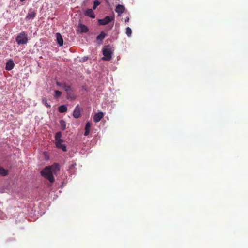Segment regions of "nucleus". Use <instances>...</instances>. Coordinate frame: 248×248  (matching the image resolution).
I'll list each match as a JSON object with an SVG mask.
<instances>
[{"instance_id": "f257e3e1", "label": "nucleus", "mask_w": 248, "mask_h": 248, "mask_svg": "<svg viewBox=\"0 0 248 248\" xmlns=\"http://www.w3.org/2000/svg\"><path fill=\"white\" fill-rule=\"evenodd\" d=\"M58 164H54L50 166L45 167L41 171V174L45 178L48 179L50 182H53L55 180L53 174L59 170Z\"/></svg>"}, {"instance_id": "f03ea898", "label": "nucleus", "mask_w": 248, "mask_h": 248, "mask_svg": "<svg viewBox=\"0 0 248 248\" xmlns=\"http://www.w3.org/2000/svg\"><path fill=\"white\" fill-rule=\"evenodd\" d=\"M62 136L61 132H58L56 133L55 136V146L57 148L61 149L63 152H66L67 151L66 146L62 144L63 140L62 139Z\"/></svg>"}, {"instance_id": "7ed1b4c3", "label": "nucleus", "mask_w": 248, "mask_h": 248, "mask_svg": "<svg viewBox=\"0 0 248 248\" xmlns=\"http://www.w3.org/2000/svg\"><path fill=\"white\" fill-rule=\"evenodd\" d=\"M113 50L110 46H107L103 49V54L104 56L102 59L105 61H110L112 58Z\"/></svg>"}, {"instance_id": "20e7f679", "label": "nucleus", "mask_w": 248, "mask_h": 248, "mask_svg": "<svg viewBox=\"0 0 248 248\" xmlns=\"http://www.w3.org/2000/svg\"><path fill=\"white\" fill-rule=\"evenodd\" d=\"M16 41L18 45L27 44L28 42L27 34L24 31L21 32L17 36Z\"/></svg>"}, {"instance_id": "39448f33", "label": "nucleus", "mask_w": 248, "mask_h": 248, "mask_svg": "<svg viewBox=\"0 0 248 248\" xmlns=\"http://www.w3.org/2000/svg\"><path fill=\"white\" fill-rule=\"evenodd\" d=\"M113 20H114L113 16H106L103 19H98V23L100 25H105L108 24Z\"/></svg>"}, {"instance_id": "423d86ee", "label": "nucleus", "mask_w": 248, "mask_h": 248, "mask_svg": "<svg viewBox=\"0 0 248 248\" xmlns=\"http://www.w3.org/2000/svg\"><path fill=\"white\" fill-rule=\"evenodd\" d=\"M81 108L79 107V105H78L73 112V116L75 118H78L81 116Z\"/></svg>"}, {"instance_id": "0eeeda50", "label": "nucleus", "mask_w": 248, "mask_h": 248, "mask_svg": "<svg viewBox=\"0 0 248 248\" xmlns=\"http://www.w3.org/2000/svg\"><path fill=\"white\" fill-rule=\"evenodd\" d=\"M104 114L102 112H99L96 113L93 118V121L95 123L98 122L101 120Z\"/></svg>"}, {"instance_id": "6e6552de", "label": "nucleus", "mask_w": 248, "mask_h": 248, "mask_svg": "<svg viewBox=\"0 0 248 248\" xmlns=\"http://www.w3.org/2000/svg\"><path fill=\"white\" fill-rule=\"evenodd\" d=\"M15 64L12 60H10L6 62L5 69L8 71L11 70L14 68Z\"/></svg>"}, {"instance_id": "1a4fd4ad", "label": "nucleus", "mask_w": 248, "mask_h": 248, "mask_svg": "<svg viewBox=\"0 0 248 248\" xmlns=\"http://www.w3.org/2000/svg\"><path fill=\"white\" fill-rule=\"evenodd\" d=\"M36 13L35 11L30 10L29 13L26 16V19L28 20L33 19L36 16Z\"/></svg>"}, {"instance_id": "9d476101", "label": "nucleus", "mask_w": 248, "mask_h": 248, "mask_svg": "<svg viewBox=\"0 0 248 248\" xmlns=\"http://www.w3.org/2000/svg\"><path fill=\"white\" fill-rule=\"evenodd\" d=\"M125 10V7L123 5L118 4L115 9L116 12L118 13V15L120 16L121 14L123 13Z\"/></svg>"}, {"instance_id": "9b49d317", "label": "nucleus", "mask_w": 248, "mask_h": 248, "mask_svg": "<svg viewBox=\"0 0 248 248\" xmlns=\"http://www.w3.org/2000/svg\"><path fill=\"white\" fill-rule=\"evenodd\" d=\"M78 28L80 29V33H86L89 31L88 27L82 24H79Z\"/></svg>"}, {"instance_id": "f8f14e48", "label": "nucleus", "mask_w": 248, "mask_h": 248, "mask_svg": "<svg viewBox=\"0 0 248 248\" xmlns=\"http://www.w3.org/2000/svg\"><path fill=\"white\" fill-rule=\"evenodd\" d=\"M58 44L60 46H62L63 44V38L60 33H57L56 34Z\"/></svg>"}, {"instance_id": "ddd939ff", "label": "nucleus", "mask_w": 248, "mask_h": 248, "mask_svg": "<svg viewBox=\"0 0 248 248\" xmlns=\"http://www.w3.org/2000/svg\"><path fill=\"white\" fill-rule=\"evenodd\" d=\"M85 15L92 18H94L95 17V16L92 9H88L86 11Z\"/></svg>"}, {"instance_id": "4468645a", "label": "nucleus", "mask_w": 248, "mask_h": 248, "mask_svg": "<svg viewBox=\"0 0 248 248\" xmlns=\"http://www.w3.org/2000/svg\"><path fill=\"white\" fill-rule=\"evenodd\" d=\"M91 126V124L89 122H88L86 124L85 127V132L84 134V136H87L89 134L90 131Z\"/></svg>"}, {"instance_id": "2eb2a0df", "label": "nucleus", "mask_w": 248, "mask_h": 248, "mask_svg": "<svg viewBox=\"0 0 248 248\" xmlns=\"http://www.w3.org/2000/svg\"><path fill=\"white\" fill-rule=\"evenodd\" d=\"M65 91L66 92V93H69L70 92H73V89L71 85L67 84L66 83L64 84V86L63 88Z\"/></svg>"}, {"instance_id": "dca6fc26", "label": "nucleus", "mask_w": 248, "mask_h": 248, "mask_svg": "<svg viewBox=\"0 0 248 248\" xmlns=\"http://www.w3.org/2000/svg\"><path fill=\"white\" fill-rule=\"evenodd\" d=\"M107 36V34L103 31L101 32V33L97 36L96 39L97 40L100 41L101 42L103 41V40Z\"/></svg>"}, {"instance_id": "f3484780", "label": "nucleus", "mask_w": 248, "mask_h": 248, "mask_svg": "<svg viewBox=\"0 0 248 248\" xmlns=\"http://www.w3.org/2000/svg\"><path fill=\"white\" fill-rule=\"evenodd\" d=\"M8 174V170L0 166V176H5Z\"/></svg>"}, {"instance_id": "a211bd4d", "label": "nucleus", "mask_w": 248, "mask_h": 248, "mask_svg": "<svg viewBox=\"0 0 248 248\" xmlns=\"http://www.w3.org/2000/svg\"><path fill=\"white\" fill-rule=\"evenodd\" d=\"M58 110L60 113H65L67 110V108L64 105H61L59 107Z\"/></svg>"}, {"instance_id": "6ab92c4d", "label": "nucleus", "mask_w": 248, "mask_h": 248, "mask_svg": "<svg viewBox=\"0 0 248 248\" xmlns=\"http://www.w3.org/2000/svg\"><path fill=\"white\" fill-rule=\"evenodd\" d=\"M42 103L47 108H50L51 105L47 103V99L46 97H43L42 99Z\"/></svg>"}, {"instance_id": "aec40b11", "label": "nucleus", "mask_w": 248, "mask_h": 248, "mask_svg": "<svg viewBox=\"0 0 248 248\" xmlns=\"http://www.w3.org/2000/svg\"><path fill=\"white\" fill-rule=\"evenodd\" d=\"M67 98L71 100H74L76 98L75 95L72 93V92H70L69 93H67Z\"/></svg>"}, {"instance_id": "412c9836", "label": "nucleus", "mask_w": 248, "mask_h": 248, "mask_svg": "<svg viewBox=\"0 0 248 248\" xmlns=\"http://www.w3.org/2000/svg\"><path fill=\"white\" fill-rule=\"evenodd\" d=\"M61 128L62 130L66 129V122L63 120H61L60 121Z\"/></svg>"}, {"instance_id": "4be33fe9", "label": "nucleus", "mask_w": 248, "mask_h": 248, "mask_svg": "<svg viewBox=\"0 0 248 248\" xmlns=\"http://www.w3.org/2000/svg\"><path fill=\"white\" fill-rule=\"evenodd\" d=\"M126 33L128 37H131L132 34V30L130 27L126 28Z\"/></svg>"}, {"instance_id": "5701e85b", "label": "nucleus", "mask_w": 248, "mask_h": 248, "mask_svg": "<svg viewBox=\"0 0 248 248\" xmlns=\"http://www.w3.org/2000/svg\"><path fill=\"white\" fill-rule=\"evenodd\" d=\"M62 92L59 91H55L54 96L55 98H58L62 95Z\"/></svg>"}, {"instance_id": "b1692460", "label": "nucleus", "mask_w": 248, "mask_h": 248, "mask_svg": "<svg viewBox=\"0 0 248 248\" xmlns=\"http://www.w3.org/2000/svg\"><path fill=\"white\" fill-rule=\"evenodd\" d=\"M100 4V2L98 0H95L93 2V9H95L96 7Z\"/></svg>"}, {"instance_id": "393cba45", "label": "nucleus", "mask_w": 248, "mask_h": 248, "mask_svg": "<svg viewBox=\"0 0 248 248\" xmlns=\"http://www.w3.org/2000/svg\"><path fill=\"white\" fill-rule=\"evenodd\" d=\"M65 83V82L64 83H61L59 82H57L56 85H58V86L61 87L63 88L64 86Z\"/></svg>"}, {"instance_id": "a878e982", "label": "nucleus", "mask_w": 248, "mask_h": 248, "mask_svg": "<svg viewBox=\"0 0 248 248\" xmlns=\"http://www.w3.org/2000/svg\"><path fill=\"white\" fill-rule=\"evenodd\" d=\"M129 18L128 17H127V18L125 19V22H128V21H129Z\"/></svg>"}, {"instance_id": "bb28decb", "label": "nucleus", "mask_w": 248, "mask_h": 248, "mask_svg": "<svg viewBox=\"0 0 248 248\" xmlns=\"http://www.w3.org/2000/svg\"><path fill=\"white\" fill-rule=\"evenodd\" d=\"M20 0V1L23 2V1H25V0Z\"/></svg>"}, {"instance_id": "cd10ccee", "label": "nucleus", "mask_w": 248, "mask_h": 248, "mask_svg": "<svg viewBox=\"0 0 248 248\" xmlns=\"http://www.w3.org/2000/svg\"><path fill=\"white\" fill-rule=\"evenodd\" d=\"M113 27V24H112V25L111 26L110 29H112V28Z\"/></svg>"}]
</instances>
